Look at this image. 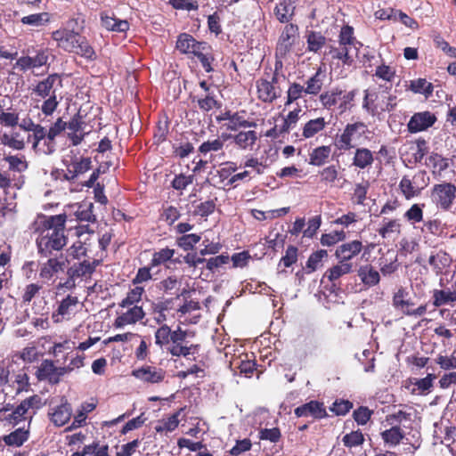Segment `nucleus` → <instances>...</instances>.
Returning a JSON list of instances; mask_svg holds the SVG:
<instances>
[{
	"instance_id": "20e7f679",
	"label": "nucleus",
	"mask_w": 456,
	"mask_h": 456,
	"mask_svg": "<svg viewBox=\"0 0 456 456\" xmlns=\"http://www.w3.org/2000/svg\"><path fill=\"white\" fill-rule=\"evenodd\" d=\"M371 131L363 121L347 123L334 138V146L340 152L349 151L370 141Z\"/></svg>"
},
{
	"instance_id": "37998d69",
	"label": "nucleus",
	"mask_w": 456,
	"mask_h": 456,
	"mask_svg": "<svg viewBox=\"0 0 456 456\" xmlns=\"http://www.w3.org/2000/svg\"><path fill=\"white\" fill-rule=\"evenodd\" d=\"M352 271V263L338 260V263L336 265L329 268L325 272L323 278H327L330 281L335 282L342 276L350 273Z\"/></svg>"
},
{
	"instance_id": "5fc2aeb1",
	"label": "nucleus",
	"mask_w": 456,
	"mask_h": 456,
	"mask_svg": "<svg viewBox=\"0 0 456 456\" xmlns=\"http://www.w3.org/2000/svg\"><path fill=\"white\" fill-rule=\"evenodd\" d=\"M66 129V121L61 118H58L49 127L46 129L47 138L51 143L53 152L56 151L57 143L56 137L59 136Z\"/></svg>"
},
{
	"instance_id": "4be33fe9",
	"label": "nucleus",
	"mask_w": 456,
	"mask_h": 456,
	"mask_svg": "<svg viewBox=\"0 0 456 456\" xmlns=\"http://www.w3.org/2000/svg\"><path fill=\"white\" fill-rule=\"evenodd\" d=\"M80 37L78 32L68 28H60L52 33V38L57 43V46L68 53L76 51L75 47Z\"/></svg>"
},
{
	"instance_id": "c756f323",
	"label": "nucleus",
	"mask_w": 456,
	"mask_h": 456,
	"mask_svg": "<svg viewBox=\"0 0 456 456\" xmlns=\"http://www.w3.org/2000/svg\"><path fill=\"white\" fill-rule=\"evenodd\" d=\"M363 248L362 242L354 240L339 245L335 251V256L341 261L349 262L358 256Z\"/></svg>"
},
{
	"instance_id": "e433bc0d",
	"label": "nucleus",
	"mask_w": 456,
	"mask_h": 456,
	"mask_svg": "<svg viewBox=\"0 0 456 456\" xmlns=\"http://www.w3.org/2000/svg\"><path fill=\"white\" fill-rule=\"evenodd\" d=\"M174 298H166L158 302H153L151 305V314L157 324H163L167 322L166 312L172 309Z\"/></svg>"
},
{
	"instance_id": "4468645a",
	"label": "nucleus",
	"mask_w": 456,
	"mask_h": 456,
	"mask_svg": "<svg viewBox=\"0 0 456 456\" xmlns=\"http://www.w3.org/2000/svg\"><path fill=\"white\" fill-rule=\"evenodd\" d=\"M67 373V369L56 367L52 360H43L35 373L39 381H47L52 385L58 384L61 377Z\"/></svg>"
},
{
	"instance_id": "052dcab7",
	"label": "nucleus",
	"mask_w": 456,
	"mask_h": 456,
	"mask_svg": "<svg viewBox=\"0 0 456 456\" xmlns=\"http://www.w3.org/2000/svg\"><path fill=\"white\" fill-rule=\"evenodd\" d=\"M370 188L369 181H362L355 183L351 200L354 204L363 205L367 199V193Z\"/></svg>"
},
{
	"instance_id": "4d7b16f0",
	"label": "nucleus",
	"mask_w": 456,
	"mask_h": 456,
	"mask_svg": "<svg viewBox=\"0 0 456 456\" xmlns=\"http://www.w3.org/2000/svg\"><path fill=\"white\" fill-rule=\"evenodd\" d=\"M306 95V90L304 85H301L297 82L290 83L287 91L285 106H289L298 99Z\"/></svg>"
},
{
	"instance_id": "6e6d98bb",
	"label": "nucleus",
	"mask_w": 456,
	"mask_h": 456,
	"mask_svg": "<svg viewBox=\"0 0 456 456\" xmlns=\"http://www.w3.org/2000/svg\"><path fill=\"white\" fill-rule=\"evenodd\" d=\"M298 248L296 246L289 245L286 248L285 255L281 256L279 264H278V273H286L285 269H281V265L285 268L290 267L297 261Z\"/></svg>"
},
{
	"instance_id": "0eeeda50",
	"label": "nucleus",
	"mask_w": 456,
	"mask_h": 456,
	"mask_svg": "<svg viewBox=\"0 0 456 456\" xmlns=\"http://www.w3.org/2000/svg\"><path fill=\"white\" fill-rule=\"evenodd\" d=\"M0 385H8L15 393L28 392L30 388L29 378L25 369L14 370L13 365L0 368Z\"/></svg>"
},
{
	"instance_id": "a211bd4d",
	"label": "nucleus",
	"mask_w": 456,
	"mask_h": 456,
	"mask_svg": "<svg viewBox=\"0 0 456 456\" xmlns=\"http://www.w3.org/2000/svg\"><path fill=\"white\" fill-rule=\"evenodd\" d=\"M166 370L160 367L144 364L132 371V375L146 384H159L166 378Z\"/></svg>"
},
{
	"instance_id": "de8ad7c7",
	"label": "nucleus",
	"mask_w": 456,
	"mask_h": 456,
	"mask_svg": "<svg viewBox=\"0 0 456 456\" xmlns=\"http://www.w3.org/2000/svg\"><path fill=\"white\" fill-rule=\"evenodd\" d=\"M256 125L253 121L247 120L240 111H235L228 122L223 124L228 131H238L240 128L255 127Z\"/></svg>"
},
{
	"instance_id": "f3484780",
	"label": "nucleus",
	"mask_w": 456,
	"mask_h": 456,
	"mask_svg": "<svg viewBox=\"0 0 456 456\" xmlns=\"http://www.w3.org/2000/svg\"><path fill=\"white\" fill-rule=\"evenodd\" d=\"M27 142L31 143L32 150L37 154L51 155L53 153L51 143L48 141L46 128L42 125L38 126L28 135Z\"/></svg>"
},
{
	"instance_id": "2f4dec72",
	"label": "nucleus",
	"mask_w": 456,
	"mask_h": 456,
	"mask_svg": "<svg viewBox=\"0 0 456 456\" xmlns=\"http://www.w3.org/2000/svg\"><path fill=\"white\" fill-rule=\"evenodd\" d=\"M306 39V52L313 53H321L323 48L328 51V39L321 32L315 30H309L305 34Z\"/></svg>"
},
{
	"instance_id": "1a4fd4ad",
	"label": "nucleus",
	"mask_w": 456,
	"mask_h": 456,
	"mask_svg": "<svg viewBox=\"0 0 456 456\" xmlns=\"http://www.w3.org/2000/svg\"><path fill=\"white\" fill-rule=\"evenodd\" d=\"M393 307L403 315L419 317L427 313V305L415 307V303L411 299L409 292L403 287H400L392 297Z\"/></svg>"
},
{
	"instance_id": "774afa93",
	"label": "nucleus",
	"mask_w": 456,
	"mask_h": 456,
	"mask_svg": "<svg viewBox=\"0 0 456 456\" xmlns=\"http://www.w3.org/2000/svg\"><path fill=\"white\" fill-rule=\"evenodd\" d=\"M452 292L450 289H434L433 291V305L440 307L444 305L452 304Z\"/></svg>"
},
{
	"instance_id": "2eb2a0df",
	"label": "nucleus",
	"mask_w": 456,
	"mask_h": 456,
	"mask_svg": "<svg viewBox=\"0 0 456 456\" xmlns=\"http://www.w3.org/2000/svg\"><path fill=\"white\" fill-rule=\"evenodd\" d=\"M428 265L432 272L436 276H448L452 273L453 259L452 256L444 250H438L432 253L428 257Z\"/></svg>"
},
{
	"instance_id": "09e8293b",
	"label": "nucleus",
	"mask_w": 456,
	"mask_h": 456,
	"mask_svg": "<svg viewBox=\"0 0 456 456\" xmlns=\"http://www.w3.org/2000/svg\"><path fill=\"white\" fill-rule=\"evenodd\" d=\"M201 41H197L191 35L182 33L178 36L176 41V49L182 53L192 54L193 51Z\"/></svg>"
},
{
	"instance_id": "680f3d73",
	"label": "nucleus",
	"mask_w": 456,
	"mask_h": 456,
	"mask_svg": "<svg viewBox=\"0 0 456 456\" xmlns=\"http://www.w3.org/2000/svg\"><path fill=\"white\" fill-rule=\"evenodd\" d=\"M175 249L169 248H164L159 249V251H155L151 259V266H159L161 265H165L167 262L170 261L175 256Z\"/></svg>"
},
{
	"instance_id": "79ce46f5",
	"label": "nucleus",
	"mask_w": 456,
	"mask_h": 456,
	"mask_svg": "<svg viewBox=\"0 0 456 456\" xmlns=\"http://www.w3.org/2000/svg\"><path fill=\"white\" fill-rule=\"evenodd\" d=\"M94 205L89 200H83L77 206L74 212L76 219L79 222L95 223L96 216L94 213Z\"/></svg>"
},
{
	"instance_id": "69168bd1",
	"label": "nucleus",
	"mask_w": 456,
	"mask_h": 456,
	"mask_svg": "<svg viewBox=\"0 0 456 456\" xmlns=\"http://www.w3.org/2000/svg\"><path fill=\"white\" fill-rule=\"evenodd\" d=\"M401 224L396 219H384L383 224L378 229L379 234L382 238H387L392 233H400Z\"/></svg>"
},
{
	"instance_id": "a18cd8bd",
	"label": "nucleus",
	"mask_w": 456,
	"mask_h": 456,
	"mask_svg": "<svg viewBox=\"0 0 456 456\" xmlns=\"http://www.w3.org/2000/svg\"><path fill=\"white\" fill-rule=\"evenodd\" d=\"M330 154V145L318 146L309 153V164L316 167L323 166L325 163L328 162Z\"/></svg>"
},
{
	"instance_id": "72a5a7b5",
	"label": "nucleus",
	"mask_w": 456,
	"mask_h": 456,
	"mask_svg": "<svg viewBox=\"0 0 456 456\" xmlns=\"http://www.w3.org/2000/svg\"><path fill=\"white\" fill-rule=\"evenodd\" d=\"M222 138L230 139L232 138L234 143L240 150L252 149L257 141V134L256 131H240L238 134H222Z\"/></svg>"
},
{
	"instance_id": "9b49d317",
	"label": "nucleus",
	"mask_w": 456,
	"mask_h": 456,
	"mask_svg": "<svg viewBox=\"0 0 456 456\" xmlns=\"http://www.w3.org/2000/svg\"><path fill=\"white\" fill-rule=\"evenodd\" d=\"M299 40V27L296 23L285 25L278 37L275 45V56L287 57Z\"/></svg>"
},
{
	"instance_id": "bb28decb",
	"label": "nucleus",
	"mask_w": 456,
	"mask_h": 456,
	"mask_svg": "<svg viewBox=\"0 0 456 456\" xmlns=\"http://www.w3.org/2000/svg\"><path fill=\"white\" fill-rule=\"evenodd\" d=\"M100 265L99 260H84L79 263H74L67 270V275L71 278H81V279H90L92 274L94 273L96 267Z\"/></svg>"
},
{
	"instance_id": "f257e3e1",
	"label": "nucleus",
	"mask_w": 456,
	"mask_h": 456,
	"mask_svg": "<svg viewBox=\"0 0 456 456\" xmlns=\"http://www.w3.org/2000/svg\"><path fill=\"white\" fill-rule=\"evenodd\" d=\"M66 214L46 216L39 214L32 224L37 234L36 246L39 257H49L61 252L68 243Z\"/></svg>"
},
{
	"instance_id": "3c124183",
	"label": "nucleus",
	"mask_w": 456,
	"mask_h": 456,
	"mask_svg": "<svg viewBox=\"0 0 456 456\" xmlns=\"http://www.w3.org/2000/svg\"><path fill=\"white\" fill-rule=\"evenodd\" d=\"M328 257V252L325 249H319L312 253L305 264V273L307 274L312 273L321 268L323 264V259Z\"/></svg>"
},
{
	"instance_id": "f8f14e48",
	"label": "nucleus",
	"mask_w": 456,
	"mask_h": 456,
	"mask_svg": "<svg viewBox=\"0 0 456 456\" xmlns=\"http://www.w3.org/2000/svg\"><path fill=\"white\" fill-rule=\"evenodd\" d=\"M65 169L63 172V180L69 183H76L80 176L92 168V160L89 157L72 156L69 159L63 160Z\"/></svg>"
},
{
	"instance_id": "4c0bfd02",
	"label": "nucleus",
	"mask_w": 456,
	"mask_h": 456,
	"mask_svg": "<svg viewBox=\"0 0 456 456\" xmlns=\"http://www.w3.org/2000/svg\"><path fill=\"white\" fill-rule=\"evenodd\" d=\"M295 9V6H291V1H280L273 8V14L279 22L287 25L292 23Z\"/></svg>"
},
{
	"instance_id": "a878e982",
	"label": "nucleus",
	"mask_w": 456,
	"mask_h": 456,
	"mask_svg": "<svg viewBox=\"0 0 456 456\" xmlns=\"http://www.w3.org/2000/svg\"><path fill=\"white\" fill-rule=\"evenodd\" d=\"M127 310L118 314L115 321L114 326L116 328H123L126 325L135 324L145 317V312L141 305H132L126 307Z\"/></svg>"
},
{
	"instance_id": "7c9ffc66",
	"label": "nucleus",
	"mask_w": 456,
	"mask_h": 456,
	"mask_svg": "<svg viewBox=\"0 0 456 456\" xmlns=\"http://www.w3.org/2000/svg\"><path fill=\"white\" fill-rule=\"evenodd\" d=\"M192 55L200 61L201 66L207 73H210L214 70L212 63L215 61V57L212 46L208 43L201 41L193 51Z\"/></svg>"
},
{
	"instance_id": "8fccbe9b",
	"label": "nucleus",
	"mask_w": 456,
	"mask_h": 456,
	"mask_svg": "<svg viewBox=\"0 0 456 456\" xmlns=\"http://www.w3.org/2000/svg\"><path fill=\"white\" fill-rule=\"evenodd\" d=\"M407 90H410L414 94H423L426 98H428L433 94L434 86L426 78L419 77L411 80Z\"/></svg>"
},
{
	"instance_id": "dca6fc26",
	"label": "nucleus",
	"mask_w": 456,
	"mask_h": 456,
	"mask_svg": "<svg viewBox=\"0 0 456 456\" xmlns=\"http://www.w3.org/2000/svg\"><path fill=\"white\" fill-rule=\"evenodd\" d=\"M66 128L69 130L68 133V138L73 146L79 145L83 142L85 136L90 133V131H85L86 120L80 111L73 115L69 122H66Z\"/></svg>"
},
{
	"instance_id": "49530a36",
	"label": "nucleus",
	"mask_w": 456,
	"mask_h": 456,
	"mask_svg": "<svg viewBox=\"0 0 456 456\" xmlns=\"http://www.w3.org/2000/svg\"><path fill=\"white\" fill-rule=\"evenodd\" d=\"M143 294H145L143 287L134 285V288H130L126 292V297L118 303V306L125 308L132 305H137V304L142 301Z\"/></svg>"
},
{
	"instance_id": "473e14b6",
	"label": "nucleus",
	"mask_w": 456,
	"mask_h": 456,
	"mask_svg": "<svg viewBox=\"0 0 456 456\" xmlns=\"http://www.w3.org/2000/svg\"><path fill=\"white\" fill-rule=\"evenodd\" d=\"M29 429L30 423L28 422L27 427L23 426L16 428L10 434L4 436L2 440L7 446L20 447L28 440L30 435Z\"/></svg>"
},
{
	"instance_id": "ea45409f",
	"label": "nucleus",
	"mask_w": 456,
	"mask_h": 456,
	"mask_svg": "<svg viewBox=\"0 0 456 456\" xmlns=\"http://www.w3.org/2000/svg\"><path fill=\"white\" fill-rule=\"evenodd\" d=\"M342 94V89L334 87L330 90L323 91L319 95V102L322 108L328 110H333L337 105L338 106Z\"/></svg>"
},
{
	"instance_id": "39448f33",
	"label": "nucleus",
	"mask_w": 456,
	"mask_h": 456,
	"mask_svg": "<svg viewBox=\"0 0 456 456\" xmlns=\"http://www.w3.org/2000/svg\"><path fill=\"white\" fill-rule=\"evenodd\" d=\"M338 38V46L329 45L328 51L324 52V56L340 61L343 65L351 66L354 62V57L350 51L352 48L357 50V45H362V44L355 37L354 28L348 24L341 27Z\"/></svg>"
},
{
	"instance_id": "603ef678",
	"label": "nucleus",
	"mask_w": 456,
	"mask_h": 456,
	"mask_svg": "<svg viewBox=\"0 0 456 456\" xmlns=\"http://www.w3.org/2000/svg\"><path fill=\"white\" fill-rule=\"evenodd\" d=\"M191 98L192 102H197L199 109L204 112H208L215 108L221 107V103L216 100L214 93H208L204 96L198 97L197 99L191 96Z\"/></svg>"
},
{
	"instance_id": "f704fd0d",
	"label": "nucleus",
	"mask_w": 456,
	"mask_h": 456,
	"mask_svg": "<svg viewBox=\"0 0 456 456\" xmlns=\"http://www.w3.org/2000/svg\"><path fill=\"white\" fill-rule=\"evenodd\" d=\"M102 27L109 31L113 32H126L130 24L126 20H120L115 17L113 13L109 14L107 12H102L100 14Z\"/></svg>"
},
{
	"instance_id": "0e129e2a",
	"label": "nucleus",
	"mask_w": 456,
	"mask_h": 456,
	"mask_svg": "<svg viewBox=\"0 0 456 456\" xmlns=\"http://www.w3.org/2000/svg\"><path fill=\"white\" fill-rule=\"evenodd\" d=\"M364 441V436L360 429L351 431L350 433L346 434L342 437L343 444L349 449L353 447L362 446Z\"/></svg>"
},
{
	"instance_id": "bf43d9fd",
	"label": "nucleus",
	"mask_w": 456,
	"mask_h": 456,
	"mask_svg": "<svg viewBox=\"0 0 456 456\" xmlns=\"http://www.w3.org/2000/svg\"><path fill=\"white\" fill-rule=\"evenodd\" d=\"M4 420L12 426H16L21 421H29V415L27 412L26 408H24V405L20 403L12 411L11 413L5 415Z\"/></svg>"
},
{
	"instance_id": "c03bdc74",
	"label": "nucleus",
	"mask_w": 456,
	"mask_h": 456,
	"mask_svg": "<svg viewBox=\"0 0 456 456\" xmlns=\"http://www.w3.org/2000/svg\"><path fill=\"white\" fill-rule=\"evenodd\" d=\"M357 274L361 281L368 287H373L379 284L380 281L379 272L375 270L371 265L360 266Z\"/></svg>"
},
{
	"instance_id": "b1692460",
	"label": "nucleus",
	"mask_w": 456,
	"mask_h": 456,
	"mask_svg": "<svg viewBox=\"0 0 456 456\" xmlns=\"http://www.w3.org/2000/svg\"><path fill=\"white\" fill-rule=\"evenodd\" d=\"M352 157V167L356 170H369L372 167L377 157L375 151L366 147H357L354 149Z\"/></svg>"
},
{
	"instance_id": "9d476101",
	"label": "nucleus",
	"mask_w": 456,
	"mask_h": 456,
	"mask_svg": "<svg viewBox=\"0 0 456 456\" xmlns=\"http://www.w3.org/2000/svg\"><path fill=\"white\" fill-rule=\"evenodd\" d=\"M256 97L264 103H273L281 95L279 80L270 77V73L264 70V76L256 81Z\"/></svg>"
},
{
	"instance_id": "f03ea898",
	"label": "nucleus",
	"mask_w": 456,
	"mask_h": 456,
	"mask_svg": "<svg viewBox=\"0 0 456 456\" xmlns=\"http://www.w3.org/2000/svg\"><path fill=\"white\" fill-rule=\"evenodd\" d=\"M159 327L154 333L155 344L165 348L167 353L175 357H188L190 354H197L200 346L199 344H189L186 341L187 331L177 326L176 330H172L166 324H159Z\"/></svg>"
},
{
	"instance_id": "338daca9",
	"label": "nucleus",
	"mask_w": 456,
	"mask_h": 456,
	"mask_svg": "<svg viewBox=\"0 0 456 456\" xmlns=\"http://www.w3.org/2000/svg\"><path fill=\"white\" fill-rule=\"evenodd\" d=\"M201 240L200 235L196 233L183 234L176 238V245L182 249L191 250Z\"/></svg>"
},
{
	"instance_id": "13d9d810",
	"label": "nucleus",
	"mask_w": 456,
	"mask_h": 456,
	"mask_svg": "<svg viewBox=\"0 0 456 456\" xmlns=\"http://www.w3.org/2000/svg\"><path fill=\"white\" fill-rule=\"evenodd\" d=\"M20 403L24 405V408H26V411L29 415V423L37 411L45 405L42 397L38 395H33L22 400Z\"/></svg>"
},
{
	"instance_id": "864d4df0",
	"label": "nucleus",
	"mask_w": 456,
	"mask_h": 456,
	"mask_svg": "<svg viewBox=\"0 0 456 456\" xmlns=\"http://www.w3.org/2000/svg\"><path fill=\"white\" fill-rule=\"evenodd\" d=\"M75 48L76 51H73V53L80 55L88 61H94L97 58L94 49L89 44L86 37L82 35L78 38V44H77Z\"/></svg>"
},
{
	"instance_id": "c9c22d12",
	"label": "nucleus",
	"mask_w": 456,
	"mask_h": 456,
	"mask_svg": "<svg viewBox=\"0 0 456 456\" xmlns=\"http://www.w3.org/2000/svg\"><path fill=\"white\" fill-rule=\"evenodd\" d=\"M3 160L8 164L6 171L10 172L11 175H15L16 173L21 174L28 168V161L23 154H7L4 156Z\"/></svg>"
},
{
	"instance_id": "423d86ee",
	"label": "nucleus",
	"mask_w": 456,
	"mask_h": 456,
	"mask_svg": "<svg viewBox=\"0 0 456 456\" xmlns=\"http://www.w3.org/2000/svg\"><path fill=\"white\" fill-rule=\"evenodd\" d=\"M429 198L438 210L451 211L456 200V185L445 181L436 183L430 189Z\"/></svg>"
},
{
	"instance_id": "c85d7f7f",
	"label": "nucleus",
	"mask_w": 456,
	"mask_h": 456,
	"mask_svg": "<svg viewBox=\"0 0 456 456\" xmlns=\"http://www.w3.org/2000/svg\"><path fill=\"white\" fill-rule=\"evenodd\" d=\"M325 79V69H323L322 66H319L314 74L309 77L304 84L306 94L311 96L320 95L322 93Z\"/></svg>"
},
{
	"instance_id": "cd10ccee",
	"label": "nucleus",
	"mask_w": 456,
	"mask_h": 456,
	"mask_svg": "<svg viewBox=\"0 0 456 456\" xmlns=\"http://www.w3.org/2000/svg\"><path fill=\"white\" fill-rule=\"evenodd\" d=\"M425 164L430 168L434 179L442 180L443 173L450 167L451 160L433 151L426 158Z\"/></svg>"
},
{
	"instance_id": "a19ab883",
	"label": "nucleus",
	"mask_w": 456,
	"mask_h": 456,
	"mask_svg": "<svg viewBox=\"0 0 456 456\" xmlns=\"http://www.w3.org/2000/svg\"><path fill=\"white\" fill-rule=\"evenodd\" d=\"M328 122L323 117L308 120L302 127V139H310L321 133L327 126Z\"/></svg>"
},
{
	"instance_id": "58836bf2",
	"label": "nucleus",
	"mask_w": 456,
	"mask_h": 456,
	"mask_svg": "<svg viewBox=\"0 0 456 456\" xmlns=\"http://www.w3.org/2000/svg\"><path fill=\"white\" fill-rule=\"evenodd\" d=\"M389 426V428H387L380 433V436L385 444L395 447L403 442V439L408 441V438H405V434L401 427H397L395 425Z\"/></svg>"
},
{
	"instance_id": "6ab92c4d",
	"label": "nucleus",
	"mask_w": 456,
	"mask_h": 456,
	"mask_svg": "<svg viewBox=\"0 0 456 456\" xmlns=\"http://www.w3.org/2000/svg\"><path fill=\"white\" fill-rule=\"evenodd\" d=\"M34 56H21L20 57L15 66L21 71H26L30 69L40 68L46 65L49 60L50 51L46 47H40L35 51Z\"/></svg>"
},
{
	"instance_id": "393cba45",
	"label": "nucleus",
	"mask_w": 456,
	"mask_h": 456,
	"mask_svg": "<svg viewBox=\"0 0 456 456\" xmlns=\"http://www.w3.org/2000/svg\"><path fill=\"white\" fill-rule=\"evenodd\" d=\"M436 121V117L430 111L414 113L407 125L408 131L411 134L425 131L431 127Z\"/></svg>"
},
{
	"instance_id": "ddd939ff",
	"label": "nucleus",
	"mask_w": 456,
	"mask_h": 456,
	"mask_svg": "<svg viewBox=\"0 0 456 456\" xmlns=\"http://www.w3.org/2000/svg\"><path fill=\"white\" fill-rule=\"evenodd\" d=\"M79 300L77 296L67 295L60 302L57 308L52 313V320L54 323H60L63 321H69L77 313Z\"/></svg>"
},
{
	"instance_id": "5701e85b",
	"label": "nucleus",
	"mask_w": 456,
	"mask_h": 456,
	"mask_svg": "<svg viewBox=\"0 0 456 456\" xmlns=\"http://www.w3.org/2000/svg\"><path fill=\"white\" fill-rule=\"evenodd\" d=\"M48 416L55 427H63L70 420L72 416L71 404L66 398L62 397L60 404L50 408Z\"/></svg>"
},
{
	"instance_id": "e2e57ef3",
	"label": "nucleus",
	"mask_w": 456,
	"mask_h": 456,
	"mask_svg": "<svg viewBox=\"0 0 456 456\" xmlns=\"http://www.w3.org/2000/svg\"><path fill=\"white\" fill-rule=\"evenodd\" d=\"M180 415V411L172 414L167 419H162L159 422V424L155 427V430L157 433L163 432H172L174 431L179 425L178 417Z\"/></svg>"
},
{
	"instance_id": "7ed1b4c3",
	"label": "nucleus",
	"mask_w": 456,
	"mask_h": 456,
	"mask_svg": "<svg viewBox=\"0 0 456 456\" xmlns=\"http://www.w3.org/2000/svg\"><path fill=\"white\" fill-rule=\"evenodd\" d=\"M62 79L59 74L48 75L43 80L37 82L33 88V93L45 99L41 105V111L45 117L52 116L57 110L62 96L58 100V92L62 88Z\"/></svg>"
},
{
	"instance_id": "412c9836",
	"label": "nucleus",
	"mask_w": 456,
	"mask_h": 456,
	"mask_svg": "<svg viewBox=\"0 0 456 456\" xmlns=\"http://www.w3.org/2000/svg\"><path fill=\"white\" fill-rule=\"evenodd\" d=\"M294 414L297 418L311 417L314 419H322L329 416L324 403L317 400H311L295 408Z\"/></svg>"
},
{
	"instance_id": "6e6552de",
	"label": "nucleus",
	"mask_w": 456,
	"mask_h": 456,
	"mask_svg": "<svg viewBox=\"0 0 456 456\" xmlns=\"http://www.w3.org/2000/svg\"><path fill=\"white\" fill-rule=\"evenodd\" d=\"M429 177L425 170H419L413 175H403L399 183V190L405 200L419 197L428 186Z\"/></svg>"
},
{
	"instance_id": "aec40b11",
	"label": "nucleus",
	"mask_w": 456,
	"mask_h": 456,
	"mask_svg": "<svg viewBox=\"0 0 456 456\" xmlns=\"http://www.w3.org/2000/svg\"><path fill=\"white\" fill-rule=\"evenodd\" d=\"M46 262L41 265L39 270V277L43 280H51L57 273L63 272L66 268L67 258L63 256L62 253L59 255H55L49 257H45Z\"/></svg>"
}]
</instances>
